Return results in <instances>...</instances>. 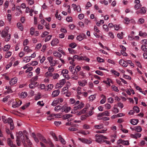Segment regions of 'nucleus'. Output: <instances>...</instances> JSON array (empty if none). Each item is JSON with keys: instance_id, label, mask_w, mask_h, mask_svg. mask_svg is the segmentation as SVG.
Returning a JSON list of instances; mask_svg holds the SVG:
<instances>
[{"instance_id": "f257e3e1", "label": "nucleus", "mask_w": 147, "mask_h": 147, "mask_svg": "<svg viewBox=\"0 0 147 147\" xmlns=\"http://www.w3.org/2000/svg\"><path fill=\"white\" fill-rule=\"evenodd\" d=\"M96 141V142L100 143L104 141V139H107V137L100 134H96L95 135Z\"/></svg>"}, {"instance_id": "f03ea898", "label": "nucleus", "mask_w": 147, "mask_h": 147, "mask_svg": "<svg viewBox=\"0 0 147 147\" xmlns=\"http://www.w3.org/2000/svg\"><path fill=\"white\" fill-rule=\"evenodd\" d=\"M1 35L3 37H6L5 40L6 41H8L9 40L11 35L10 34H8V32L5 30H3L1 32Z\"/></svg>"}, {"instance_id": "7ed1b4c3", "label": "nucleus", "mask_w": 147, "mask_h": 147, "mask_svg": "<svg viewBox=\"0 0 147 147\" xmlns=\"http://www.w3.org/2000/svg\"><path fill=\"white\" fill-rule=\"evenodd\" d=\"M22 101L18 98L16 99L15 101L13 102L12 107L13 108L18 107L22 104Z\"/></svg>"}, {"instance_id": "20e7f679", "label": "nucleus", "mask_w": 147, "mask_h": 147, "mask_svg": "<svg viewBox=\"0 0 147 147\" xmlns=\"http://www.w3.org/2000/svg\"><path fill=\"white\" fill-rule=\"evenodd\" d=\"M86 36L85 34L82 33L80 34L79 35H78L77 37V39L79 41L82 40L84 38H86Z\"/></svg>"}, {"instance_id": "39448f33", "label": "nucleus", "mask_w": 147, "mask_h": 147, "mask_svg": "<svg viewBox=\"0 0 147 147\" xmlns=\"http://www.w3.org/2000/svg\"><path fill=\"white\" fill-rule=\"evenodd\" d=\"M146 12V8L145 7H142L140 10L137 11L136 12L137 14H139V13L141 14H144Z\"/></svg>"}, {"instance_id": "423d86ee", "label": "nucleus", "mask_w": 147, "mask_h": 147, "mask_svg": "<svg viewBox=\"0 0 147 147\" xmlns=\"http://www.w3.org/2000/svg\"><path fill=\"white\" fill-rule=\"evenodd\" d=\"M2 118L3 122L5 123H8V122H10L12 121V119L11 118H9L7 119L6 117L4 116H2Z\"/></svg>"}, {"instance_id": "0eeeda50", "label": "nucleus", "mask_w": 147, "mask_h": 147, "mask_svg": "<svg viewBox=\"0 0 147 147\" xmlns=\"http://www.w3.org/2000/svg\"><path fill=\"white\" fill-rule=\"evenodd\" d=\"M110 113L108 111H105V112L99 113L98 115V117H101L103 116H109Z\"/></svg>"}, {"instance_id": "6e6552de", "label": "nucleus", "mask_w": 147, "mask_h": 147, "mask_svg": "<svg viewBox=\"0 0 147 147\" xmlns=\"http://www.w3.org/2000/svg\"><path fill=\"white\" fill-rule=\"evenodd\" d=\"M84 105V104L82 102L81 103L78 105L77 106H76L74 107V110H77V109H80L82 108Z\"/></svg>"}, {"instance_id": "1a4fd4ad", "label": "nucleus", "mask_w": 147, "mask_h": 147, "mask_svg": "<svg viewBox=\"0 0 147 147\" xmlns=\"http://www.w3.org/2000/svg\"><path fill=\"white\" fill-rule=\"evenodd\" d=\"M79 140L81 141L82 142L87 144H91L92 143V141H90V140L84 138H78Z\"/></svg>"}, {"instance_id": "9d476101", "label": "nucleus", "mask_w": 147, "mask_h": 147, "mask_svg": "<svg viewBox=\"0 0 147 147\" xmlns=\"http://www.w3.org/2000/svg\"><path fill=\"white\" fill-rule=\"evenodd\" d=\"M68 71L66 69L63 70L61 72V74H63V76L65 77V78H67L68 77Z\"/></svg>"}, {"instance_id": "9b49d317", "label": "nucleus", "mask_w": 147, "mask_h": 147, "mask_svg": "<svg viewBox=\"0 0 147 147\" xmlns=\"http://www.w3.org/2000/svg\"><path fill=\"white\" fill-rule=\"evenodd\" d=\"M17 78L16 77H14L11 79L9 82V84L12 86L16 84L17 82Z\"/></svg>"}, {"instance_id": "f8f14e48", "label": "nucleus", "mask_w": 147, "mask_h": 147, "mask_svg": "<svg viewBox=\"0 0 147 147\" xmlns=\"http://www.w3.org/2000/svg\"><path fill=\"white\" fill-rule=\"evenodd\" d=\"M75 63L72 66H70L69 67V69L73 74H75L76 71V69L75 68Z\"/></svg>"}, {"instance_id": "ddd939ff", "label": "nucleus", "mask_w": 147, "mask_h": 147, "mask_svg": "<svg viewBox=\"0 0 147 147\" xmlns=\"http://www.w3.org/2000/svg\"><path fill=\"white\" fill-rule=\"evenodd\" d=\"M65 82V79H62L60 80L59 83L57 84V86L58 88H61Z\"/></svg>"}, {"instance_id": "4468645a", "label": "nucleus", "mask_w": 147, "mask_h": 147, "mask_svg": "<svg viewBox=\"0 0 147 147\" xmlns=\"http://www.w3.org/2000/svg\"><path fill=\"white\" fill-rule=\"evenodd\" d=\"M119 63L122 66L126 67L127 66V62L123 59H121L119 61Z\"/></svg>"}, {"instance_id": "2eb2a0df", "label": "nucleus", "mask_w": 147, "mask_h": 147, "mask_svg": "<svg viewBox=\"0 0 147 147\" xmlns=\"http://www.w3.org/2000/svg\"><path fill=\"white\" fill-rule=\"evenodd\" d=\"M60 93V90H55L53 91L52 96L53 97H55L58 96Z\"/></svg>"}, {"instance_id": "dca6fc26", "label": "nucleus", "mask_w": 147, "mask_h": 147, "mask_svg": "<svg viewBox=\"0 0 147 147\" xmlns=\"http://www.w3.org/2000/svg\"><path fill=\"white\" fill-rule=\"evenodd\" d=\"M78 83L80 86L83 87L85 86L87 83V81L86 80H84L82 81H79Z\"/></svg>"}, {"instance_id": "f3484780", "label": "nucleus", "mask_w": 147, "mask_h": 147, "mask_svg": "<svg viewBox=\"0 0 147 147\" xmlns=\"http://www.w3.org/2000/svg\"><path fill=\"white\" fill-rule=\"evenodd\" d=\"M18 135L17 136V139L16 141L17 142H20V139L21 138V137H22V136L23 135L22 132L21 131H20L19 132Z\"/></svg>"}, {"instance_id": "a211bd4d", "label": "nucleus", "mask_w": 147, "mask_h": 147, "mask_svg": "<svg viewBox=\"0 0 147 147\" xmlns=\"http://www.w3.org/2000/svg\"><path fill=\"white\" fill-rule=\"evenodd\" d=\"M59 42V41L57 39H54L51 41V45L52 46H55Z\"/></svg>"}, {"instance_id": "6ab92c4d", "label": "nucleus", "mask_w": 147, "mask_h": 147, "mask_svg": "<svg viewBox=\"0 0 147 147\" xmlns=\"http://www.w3.org/2000/svg\"><path fill=\"white\" fill-rule=\"evenodd\" d=\"M82 56H78L77 55H75L73 57V61H74L75 59H77L78 61H80L82 60Z\"/></svg>"}, {"instance_id": "aec40b11", "label": "nucleus", "mask_w": 147, "mask_h": 147, "mask_svg": "<svg viewBox=\"0 0 147 147\" xmlns=\"http://www.w3.org/2000/svg\"><path fill=\"white\" fill-rule=\"evenodd\" d=\"M130 123L133 125H136L138 122V120L137 119H132L130 121Z\"/></svg>"}, {"instance_id": "412c9836", "label": "nucleus", "mask_w": 147, "mask_h": 147, "mask_svg": "<svg viewBox=\"0 0 147 147\" xmlns=\"http://www.w3.org/2000/svg\"><path fill=\"white\" fill-rule=\"evenodd\" d=\"M59 138L61 143L63 144H65L66 143V142L65 140L62 137L61 135H59Z\"/></svg>"}, {"instance_id": "4be33fe9", "label": "nucleus", "mask_w": 147, "mask_h": 147, "mask_svg": "<svg viewBox=\"0 0 147 147\" xmlns=\"http://www.w3.org/2000/svg\"><path fill=\"white\" fill-rule=\"evenodd\" d=\"M32 137L34 138V140L37 143H38L39 142V140L36 137L35 134L34 133H32Z\"/></svg>"}, {"instance_id": "5701e85b", "label": "nucleus", "mask_w": 147, "mask_h": 147, "mask_svg": "<svg viewBox=\"0 0 147 147\" xmlns=\"http://www.w3.org/2000/svg\"><path fill=\"white\" fill-rule=\"evenodd\" d=\"M36 136L39 138L40 140L42 141H43L45 138L42 135L39 133H38L36 134Z\"/></svg>"}, {"instance_id": "b1692460", "label": "nucleus", "mask_w": 147, "mask_h": 147, "mask_svg": "<svg viewBox=\"0 0 147 147\" xmlns=\"http://www.w3.org/2000/svg\"><path fill=\"white\" fill-rule=\"evenodd\" d=\"M53 54L54 56L59 58H60L62 56L61 54L57 51L55 52Z\"/></svg>"}, {"instance_id": "393cba45", "label": "nucleus", "mask_w": 147, "mask_h": 147, "mask_svg": "<svg viewBox=\"0 0 147 147\" xmlns=\"http://www.w3.org/2000/svg\"><path fill=\"white\" fill-rule=\"evenodd\" d=\"M95 128L96 129H100L103 128V124L96 125L94 126Z\"/></svg>"}, {"instance_id": "a878e982", "label": "nucleus", "mask_w": 147, "mask_h": 147, "mask_svg": "<svg viewBox=\"0 0 147 147\" xmlns=\"http://www.w3.org/2000/svg\"><path fill=\"white\" fill-rule=\"evenodd\" d=\"M101 96H102L103 99L100 100V103L102 104H103L105 102L106 97L103 94H102Z\"/></svg>"}, {"instance_id": "bb28decb", "label": "nucleus", "mask_w": 147, "mask_h": 147, "mask_svg": "<svg viewBox=\"0 0 147 147\" xmlns=\"http://www.w3.org/2000/svg\"><path fill=\"white\" fill-rule=\"evenodd\" d=\"M25 137L26 138V142L28 144V145L29 146H30L32 145V144L30 141V140L28 139V136L26 135H25Z\"/></svg>"}, {"instance_id": "cd10ccee", "label": "nucleus", "mask_w": 147, "mask_h": 147, "mask_svg": "<svg viewBox=\"0 0 147 147\" xmlns=\"http://www.w3.org/2000/svg\"><path fill=\"white\" fill-rule=\"evenodd\" d=\"M73 115H72L70 114H67L63 115V118L65 119H68L71 117H72Z\"/></svg>"}, {"instance_id": "c85d7f7f", "label": "nucleus", "mask_w": 147, "mask_h": 147, "mask_svg": "<svg viewBox=\"0 0 147 147\" xmlns=\"http://www.w3.org/2000/svg\"><path fill=\"white\" fill-rule=\"evenodd\" d=\"M51 134L52 137L54 139V140L55 141H58V138H57V137L56 136V135L54 133L52 132L51 133Z\"/></svg>"}, {"instance_id": "c756f323", "label": "nucleus", "mask_w": 147, "mask_h": 147, "mask_svg": "<svg viewBox=\"0 0 147 147\" xmlns=\"http://www.w3.org/2000/svg\"><path fill=\"white\" fill-rule=\"evenodd\" d=\"M17 25L18 28L20 29L21 31H22L23 30V27L22 24L20 23H18Z\"/></svg>"}, {"instance_id": "7c9ffc66", "label": "nucleus", "mask_w": 147, "mask_h": 147, "mask_svg": "<svg viewBox=\"0 0 147 147\" xmlns=\"http://www.w3.org/2000/svg\"><path fill=\"white\" fill-rule=\"evenodd\" d=\"M135 131L138 132H140L142 130V128L140 126H136L135 127Z\"/></svg>"}, {"instance_id": "2f4dec72", "label": "nucleus", "mask_w": 147, "mask_h": 147, "mask_svg": "<svg viewBox=\"0 0 147 147\" xmlns=\"http://www.w3.org/2000/svg\"><path fill=\"white\" fill-rule=\"evenodd\" d=\"M29 58L28 57H26L23 58V61L24 62H29L31 60L30 58L28 59Z\"/></svg>"}, {"instance_id": "473e14b6", "label": "nucleus", "mask_w": 147, "mask_h": 147, "mask_svg": "<svg viewBox=\"0 0 147 147\" xmlns=\"http://www.w3.org/2000/svg\"><path fill=\"white\" fill-rule=\"evenodd\" d=\"M141 49L144 52H147V46L146 45H143L141 46Z\"/></svg>"}, {"instance_id": "72a5a7b5", "label": "nucleus", "mask_w": 147, "mask_h": 147, "mask_svg": "<svg viewBox=\"0 0 147 147\" xmlns=\"http://www.w3.org/2000/svg\"><path fill=\"white\" fill-rule=\"evenodd\" d=\"M111 72L113 74L115 75L119 76V73L116 71L114 69H112L111 70Z\"/></svg>"}, {"instance_id": "f704fd0d", "label": "nucleus", "mask_w": 147, "mask_h": 147, "mask_svg": "<svg viewBox=\"0 0 147 147\" xmlns=\"http://www.w3.org/2000/svg\"><path fill=\"white\" fill-rule=\"evenodd\" d=\"M80 134H82L84 135H87L88 134H89V132L88 131H85L84 130L81 131H80Z\"/></svg>"}, {"instance_id": "c9c22d12", "label": "nucleus", "mask_w": 147, "mask_h": 147, "mask_svg": "<svg viewBox=\"0 0 147 147\" xmlns=\"http://www.w3.org/2000/svg\"><path fill=\"white\" fill-rule=\"evenodd\" d=\"M62 108V111H64L66 113H68V111H69L71 109V108L70 107H67L65 109L64 107Z\"/></svg>"}, {"instance_id": "e433bc0d", "label": "nucleus", "mask_w": 147, "mask_h": 147, "mask_svg": "<svg viewBox=\"0 0 147 147\" xmlns=\"http://www.w3.org/2000/svg\"><path fill=\"white\" fill-rule=\"evenodd\" d=\"M10 46L9 45H5L3 49V50L4 51H7L10 48Z\"/></svg>"}, {"instance_id": "4c0bfd02", "label": "nucleus", "mask_w": 147, "mask_h": 147, "mask_svg": "<svg viewBox=\"0 0 147 147\" xmlns=\"http://www.w3.org/2000/svg\"><path fill=\"white\" fill-rule=\"evenodd\" d=\"M76 46V44L74 42H72L69 45V46L71 47V48H74Z\"/></svg>"}, {"instance_id": "58836bf2", "label": "nucleus", "mask_w": 147, "mask_h": 147, "mask_svg": "<svg viewBox=\"0 0 147 147\" xmlns=\"http://www.w3.org/2000/svg\"><path fill=\"white\" fill-rule=\"evenodd\" d=\"M11 55V51H9L6 53L5 57L6 58H8L10 57Z\"/></svg>"}, {"instance_id": "ea45409f", "label": "nucleus", "mask_w": 147, "mask_h": 147, "mask_svg": "<svg viewBox=\"0 0 147 147\" xmlns=\"http://www.w3.org/2000/svg\"><path fill=\"white\" fill-rule=\"evenodd\" d=\"M9 124H10V129L11 130L13 129L14 128V126L13 124V120H12V121H11L10 122H8V123Z\"/></svg>"}, {"instance_id": "a19ab883", "label": "nucleus", "mask_w": 147, "mask_h": 147, "mask_svg": "<svg viewBox=\"0 0 147 147\" xmlns=\"http://www.w3.org/2000/svg\"><path fill=\"white\" fill-rule=\"evenodd\" d=\"M27 93L26 92H22L21 93L20 96L22 98H25L27 96Z\"/></svg>"}, {"instance_id": "79ce46f5", "label": "nucleus", "mask_w": 147, "mask_h": 147, "mask_svg": "<svg viewBox=\"0 0 147 147\" xmlns=\"http://www.w3.org/2000/svg\"><path fill=\"white\" fill-rule=\"evenodd\" d=\"M142 6V5L141 4H136L135 5L134 7L137 10L141 7Z\"/></svg>"}, {"instance_id": "37998d69", "label": "nucleus", "mask_w": 147, "mask_h": 147, "mask_svg": "<svg viewBox=\"0 0 147 147\" xmlns=\"http://www.w3.org/2000/svg\"><path fill=\"white\" fill-rule=\"evenodd\" d=\"M30 104V102H29L28 103H27L21 107L22 109L23 110L25 109L26 108H27L29 106Z\"/></svg>"}, {"instance_id": "c03bdc74", "label": "nucleus", "mask_w": 147, "mask_h": 147, "mask_svg": "<svg viewBox=\"0 0 147 147\" xmlns=\"http://www.w3.org/2000/svg\"><path fill=\"white\" fill-rule=\"evenodd\" d=\"M30 84L33 85L35 87L38 85V84L37 82L31 80Z\"/></svg>"}, {"instance_id": "a18cd8bd", "label": "nucleus", "mask_w": 147, "mask_h": 147, "mask_svg": "<svg viewBox=\"0 0 147 147\" xmlns=\"http://www.w3.org/2000/svg\"><path fill=\"white\" fill-rule=\"evenodd\" d=\"M61 106L58 105L55 107L54 110L56 111H58L59 110H61Z\"/></svg>"}, {"instance_id": "49530a36", "label": "nucleus", "mask_w": 147, "mask_h": 147, "mask_svg": "<svg viewBox=\"0 0 147 147\" xmlns=\"http://www.w3.org/2000/svg\"><path fill=\"white\" fill-rule=\"evenodd\" d=\"M139 35L140 36H146L147 35L146 33L140 31L139 32Z\"/></svg>"}, {"instance_id": "de8ad7c7", "label": "nucleus", "mask_w": 147, "mask_h": 147, "mask_svg": "<svg viewBox=\"0 0 147 147\" xmlns=\"http://www.w3.org/2000/svg\"><path fill=\"white\" fill-rule=\"evenodd\" d=\"M6 89L7 90V93H12V91L11 88L9 86H6Z\"/></svg>"}, {"instance_id": "09e8293b", "label": "nucleus", "mask_w": 147, "mask_h": 147, "mask_svg": "<svg viewBox=\"0 0 147 147\" xmlns=\"http://www.w3.org/2000/svg\"><path fill=\"white\" fill-rule=\"evenodd\" d=\"M68 129L71 131H75L78 130V129L77 127H73L69 128Z\"/></svg>"}, {"instance_id": "8fccbe9b", "label": "nucleus", "mask_w": 147, "mask_h": 147, "mask_svg": "<svg viewBox=\"0 0 147 147\" xmlns=\"http://www.w3.org/2000/svg\"><path fill=\"white\" fill-rule=\"evenodd\" d=\"M57 61L55 60H53L51 61L50 63L51 64V66H54L56 65V64Z\"/></svg>"}, {"instance_id": "3c124183", "label": "nucleus", "mask_w": 147, "mask_h": 147, "mask_svg": "<svg viewBox=\"0 0 147 147\" xmlns=\"http://www.w3.org/2000/svg\"><path fill=\"white\" fill-rule=\"evenodd\" d=\"M96 98V96L94 95H92L90 96L89 98L90 99V101H92L94 100Z\"/></svg>"}, {"instance_id": "603ef678", "label": "nucleus", "mask_w": 147, "mask_h": 147, "mask_svg": "<svg viewBox=\"0 0 147 147\" xmlns=\"http://www.w3.org/2000/svg\"><path fill=\"white\" fill-rule=\"evenodd\" d=\"M52 36V35H49L47 36L46 38L45 39V42H47L51 38Z\"/></svg>"}, {"instance_id": "864d4df0", "label": "nucleus", "mask_w": 147, "mask_h": 147, "mask_svg": "<svg viewBox=\"0 0 147 147\" xmlns=\"http://www.w3.org/2000/svg\"><path fill=\"white\" fill-rule=\"evenodd\" d=\"M133 109L134 111H136L137 113H138L140 111L139 107L137 106L134 107Z\"/></svg>"}, {"instance_id": "5fc2aeb1", "label": "nucleus", "mask_w": 147, "mask_h": 147, "mask_svg": "<svg viewBox=\"0 0 147 147\" xmlns=\"http://www.w3.org/2000/svg\"><path fill=\"white\" fill-rule=\"evenodd\" d=\"M111 87L113 90L117 92H118L119 91L118 88L117 87L113 85L111 86Z\"/></svg>"}, {"instance_id": "6e6d98bb", "label": "nucleus", "mask_w": 147, "mask_h": 147, "mask_svg": "<svg viewBox=\"0 0 147 147\" xmlns=\"http://www.w3.org/2000/svg\"><path fill=\"white\" fill-rule=\"evenodd\" d=\"M68 50L69 51L70 53L71 54H75V52L74 50L72 49V48H68Z\"/></svg>"}, {"instance_id": "4d7b16f0", "label": "nucleus", "mask_w": 147, "mask_h": 147, "mask_svg": "<svg viewBox=\"0 0 147 147\" xmlns=\"http://www.w3.org/2000/svg\"><path fill=\"white\" fill-rule=\"evenodd\" d=\"M104 21L103 20H100L99 22H97L96 23V24L98 26H100L101 25V24H104Z\"/></svg>"}, {"instance_id": "13d9d810", "label": "nucleus", "mask_w": 147, "mask_h": 147, "mask_svg": "<svg viewBox=\"0 0 147 147\" xmlns=\"http://www.w3.org/2000/svg\"><path fill=\"white\" fill-rule=\"evenodd\" d=\"M95 73L97 74L100 76H102L103 75V73L99 70H96L95 71Z\"/></svg>"}, {"instance_id": "bf43d9fd", "label": "nucleus", "mask_w": 147, "mask_h": 147, "mask_svg": "<svg viewBox=\"0 0 147 147\" xmlns=\"http://www.w3.org/2000/svg\"><path fill=\"white\" fill-rule=\"evenodd\" d=\"M53 86V85L52 84L48 85L47 86L48 89L47 90H50L52 89Z\"/></svg>"}, {"instance_id": "052dcab7", "label": "nucleus", "mask_w": 147, "mask_h": 147, "mask_svg": "<svg viewBox=\"0 0 147 147\" xmlns=\"http://www.w3.org/2000/svg\"><path fill=\"white\" fill-rule=\"evenodd\" d=\"M122 144H123L124 145H128L129 144V142L128 141H125L124 140H122Z\"/></svg>"}, {"instance_id": "680f3d73", "label": "nucleus", "mask_w": 147, "mask_h": 147, "mask_svg": "<svg viewBox=\"0 0 147 147\" xmlns=\"http://www.w3.org/2000/svg\"><path fill=\"white\" fill-rule=\"evenodd\" d=\"M8 145L11 147H15V146L13 144V142H12L10 140L8 142Z\"/></svg>"}, {"instance_id": "e2e57ef3", "label": "nucleus", "mask_w": 147, "mask_h": 147, "mask_svg": "<svg viewBox=\"0 0 147 147\" xmlns=\"http://www.w3.org/2000/svg\"><path fill=\"white\" fill-rule=\"evenodd\" d=\"M45 75L47 76H53V74L51 72L49 71L45 73Z\"/></svg>"}, {"instance_id": "0e129e2a", "label": "nucleus", "mask_w": 147, "mask_h": 147, "mask_svg": "<svg viewBox=\"0 0 147 147\" xmlns=\"http://www.w3.org/2000/svg\"><path fill=\"white\" fill-rule=\"evenodd\" d=\"M115 113H117L119 112V109L115 107L113 108V109L112 110Z\"/></svg>"}, {"instance_id": "69168bd1", "label": "nucleus", "mask_w": 147, "mask_h": 147, "mask_svg": "<svg viewBox=\"0 0 147 147\" xmlns=\"http://www.w3.org/2000/svg\"><path fill=\"white\" fill-rule=\"evenodd\" d=\"M59 77V75L57 73L54 74L53 75V78L54 79H57Z\"/></svg>"}, {"instance_id": "338daca9", "label": "nucleus", "mask_w": 147, "mask_h": 147, "mask_svg": "<svg viewBox=\"0 0 147 147\" xmlns=\"http://www.w3.org/2000/svg\"><path fill=\"white\" fill-rule=\"evenodd\" d=\"M144 19L141 18L140 19L138 20V24H142L144 22Z\"/></svg>"}, {"instance_id": "774afa93", "label": "nucleus", "mask_w": 147, "mask_h": 147, "mask_svg": "<svg viewBox=\"0 0 147 147\" xmlns=\"http://www.w3.org/2000/svg\"><path fill=\"white\" fill-rule=\"evenodd\" d=\"M34 28L32 27H31L30 29V34L32 35H33L34 33Z\"/></svg>"}]
</instances>
